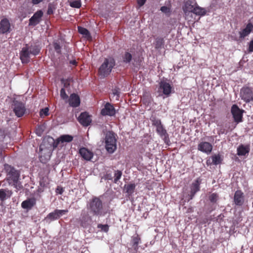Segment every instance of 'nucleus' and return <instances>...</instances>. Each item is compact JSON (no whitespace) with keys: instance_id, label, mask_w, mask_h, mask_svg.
I'll return each mask as SVG.
<instances>
[{"instance_id":"ddd939ff","label":"nucleus","mask_w":253,"mask_h":253,"mask_svg":"<svg viewBox=\"0 0 253 253\" xmlns=\"http://www.w3.org/2000/svg\"><path fill=\"white\" fill-rule=\"evenodd\" d=\"M197 149L199 151L209 154L212 151V146L209 142H201L198 144Z\"/></svg>"},{"instance_id":"2f4dec72","label":"nucleus","mask_w":253,"mask_h":253,"mask_svg":"<svg viewBox=\"0 0 253 253\" xmlns=\"http://www.w3.org/2000/svg\"><path fill=\"white\" fill-rule=\"evenodd\" d=\"M140 241V238L138 235L133 236L132 238V246L134 249L137 251L138 249V245Z\"/></svg>"},{"instance_id":"4d7b16f0","label":"nucleus","mask_w":253,"mask_h":253,"mask_svg":"<svg viewBox=\"0 0 253 253\" xmlns=\"http://www.w3.org/2000/svg\"><path fill=\"white\" fill-rule=\"evenodd\" d=\"M41 161H42V163H44V161H43V159H42H42H41Z\"/></svg>"},{"instance_id":"5fc2aeb1","label":"nucleus","mask_w":253,"mask_h":253,"mask_svg":"<svg viewBox=\"0 0 253 253\" xmlns=\"http://www.w3.org/2000/svg\"><path fill=\"white\" fill-rule=\"evenodd\" d=\"M56 190H57V192H58L60 194H61L62 193V192H63V191L62 188H59V187H58L57 188Z\"/></svg>"},{"instance_id":"6e6d98bb","label":"nucleus","mask_w":253,"mask_h":253,"mask_svg":"<svg viewBox=\"0 0 253 253\" xmlns=\"http://www.w3.org/2000/svg\"><path fill=\"white\" fill-rule=\"evenodd\" d=\"M71 64L73 65H76V61L75 60H73L70 62Z\"/></svg>"},{"instance_id":"6ab92c4d","label":"nucleus","mask_w":253,"mask_h":253,"mask_svg":"<svg viewBox=\"0 0 253 253\" xmlns=\"http://www.w3.org/2000/svg\"><path fill=\"white\" fill-rule=\"evenodd\" d=\"M156 131L165 142L169 140V135L166 129L163 127L162 125L156 128Z\"/></svg>"},{"instance_id":"f8f14e48","label":"nucleus","mask_w":253,"mask_h":253,"mask_svg":"<svg viewBox=\"0 0 253 253\" xmlns=\"http://www.w3.org/2000/svg\"><path fill=\"white\" fill-rule=\"evenodd\" d=\"M242 111L236 105H233L231 108V113L235 122L242 121Z\"/></svg>"},{"instance_id":"864d4df0","label":"nucleus","mask_w":253,"mask_h":253,"mask_svg":"<svg viewBox=\"0 0 253 253\" xmlns=\"http://www.w3.org/2000/svg\"><path fill=\"white\" fill-rule=\"evenodd\" d=\"M43 0H32V2L34 4H38L41 1H42Z\"/></svg>"},{"instance_id":"c756f323","label":"nucleus","mask_w":253,"mask_h":253,"mask_svg":"<svg viewBox=\"0 0 253 253\" xmlns=\"http://www.w3.org/2000/svg\"><path fill=\"white\" fill-rule=\"evenodd\" d=\"M211 163L213 164L214 165H218L221 162V158L219 155H214L212 156L211 158ZM208 164L211 163L210 160H209L207 161Z\"/></svg>"},{"instance_id":"20e7f679","label":"nucleus","mask_w":253,"mask_h":253,"mask_svg":"<svg viewBox=\"0 0 253 253\" xmlns=\"http://www.w3.org/2000/svg\"><path fill=\"white\" fill-rule=\"evenodd\" d=\"M105 148L109 153H113L117 149V139L115 133L112 131H108L105 134Z\"/></svg>"},{"instance_id":"393cba45","label":"nucleus","mask_w":253,"mask_h":253,"mask_svg":"<svg viewBox=\"0 0 253 253\" xmlns=\"http://www.w3.org/2000/svg\"><path fill=\"white\" fill-rule=\"evenodd\" d=\"M64 42H66L64 39L61 37L60 39L58 40L55 41L53 43L54 48L58 53H60L61 52V47L63 46V44Z\"/></svg>"},{"instance_id":"f704fd0d","label":"nucleus","mask_w":253,"mask_h":253,"mask_svg":"<svg viewBox=\"0 0 253 253\" xmlns=\"http://www.w3.org/2000/svg\"><path fill=\"white\" fill-rule=\"evenodd\" d=\"M160 10L167 16H169L171 12V10L170 6H162L161 7Z\"/></svg>"},{"instance_id":"a19ab883","label":"nucleus","mask_w":253,"mask_h":253,"mask_svg":"<svg viewBox=\"0 0 253 253\" xmlns=\"http://www.w3.org/2000/svg\"><path fill=\"white\" fill-rule=\"evenodd\" d=\"M253 30V25L251 22H249L246 27L244 29L243 32H252Z\"/></svg>"},{"instance_id":"a211bd4d","label":"nucleus","mask_w":253,"mask_h":253,"mask_svg":"<svg viewBox=\"0 0 253 253\" xmlns=\"http://www.w3.org/2000/svg\"><path fill=\"white\" fill-rule=\"evenodd\" d=\"M69 103L73 107H78L80 104L79 96L75 93L71 94L69 99Z\"/></svg>"},{"instance_id":"a878e982","label":"nucleus","mask_w":253,"mask_h":253,"mask_svg":"<svg viewBox=\"0 0 253 253\" xmlns=\"http://www.w3.org/2000/svg\"><path fill=\"white\" fill-rule=\"evenodd\" d=\"M12 193V192L10 190L3 189H0V200L2 201L9 198Z\"/></svg>"},{"instance_id":"39448f33","label":"nucleus","mask_w":253,"mask_h":253,"mask_svg":"<svg viewBox=\"0 0 253 253\" xmlns=\"http://www.w3.org/2000/svg\"><path fill=\"white\" fill-rule=\"evenodd\" d=\"M173 90L172 85L166 81L162 80L159 83L158 92L159 93V96L164 95L166 97H168Z\"/></svg>"},{"instance_id":"0eeeda50","label":"nucleus","mask_w":253,"mask_h":253,"mask_svg":"<svg viewBox=\"0 0 253 253\" xmlns=\"http://www.w3.org/2000/svg\"><path fill=\"white\" fill-rule=\"evenodd\" d=\"M13 109L15 115L18 117H22L26 111L25 105L18 101H13Z\"/></svg>"},{"instance_id":"f03ea898","label":"nucleus","mask_w":253,"mask_h":253,"mask_svg":"<svg viewBox=\"0 0 253 253\" xmlns=\"http://www.w3.org/2000/svg\"><path fill=\"white\" fill-rule=\"evenodd\" d=\"M115 65L114 59L112 57L105 58L98 70V74L104 78L109 75Z\"/></svg>"},{"instance_id":"09e8293b","label":"nucleus","mask_w":253,"mask_h":253,"mask_svg":"<svg viewBox=\"0 0 253 253\" xmlns=\"http://www.w3.org/2000/svg\"><path fill=\"white\" fill-rule=\"evenodd\" d=\"M146 0H137V3L139 7H141L144 4Z\"/></svg>"},{"instance_id":"b1692460","label":"nucleus","mask_w":253,"mask_h":253,"mask_svg":"<svg viewBox=\"0 0 253 253\" xmlns=\"http://www.w3.org/2000/svg\"><path fill=\"white\" fill-rule=\"evenodd\" d=\"M73 138L70 135H63L57 139L55 147L60 143H63L64 142H70L72 141Z\"/></svg>"},{"instance_id":"72a5a7b5","label":"nucleus","mask_w":253,"mask_h":253,"mask_svg":"<svg viewBox=\"0 0 253 253\" xmlns=\"http://www.w3.org/2000/svg\"><path fill=\"white\" fill-rule=\"evenodd\" d=\"M71 7L80 8L81 6V0H68Z\"/></svg>"},{"instance_id":"aec40b11","label":"nucleus","mask_w":253,"mask_h":253,"mask_svg":"<svg viewBox=\"0 0 253 253\" xmlns=\"http://www.w3.org/2000/svg\"><path fill=\"white\" fill-rule=\"evenodd\" d=\"M42 16V12L41 11H37L30 19L29 24L32 25H35L37 24L40 22V18Z\"/></svg>"},{"instance_id":"e433bc0d","label":"nucleus","mask_w":253,"mask_h":253,"mask_svg":"<svg viewBox=\"0 0 253 253\" xmlns=\"http://www.w3.org/2000/svg\"><path fill=\"white\" fill-rule=\"evenodd\" d=\"M151 121L152 125L156 126V128L162 125L161 120L156 118H153Z\"/></svg>"},{"instance_id":"9b49d317","label":"nucleus","mask_w":253,"mask_h":253,"mask_svg":"<svg viewBox=\"0 0 253 253\" xmlns=\"http://www.w3.org/2000/svg\"><path fill=\"white\" fill-rule=\"evenodd\" d=\"M68 212L67 210H56L53 212L49 213L47 217V219L51 220L57 219L60 216L65 214Z\"/></svg>"},{"instance_id":"58836bf2","label":"nucleus","mask_w":253,"mask_h":253,"mask_svg":"<svg viewBox=\"0 0 253 253\" xmlns=\"http://www.w3.org/2000/svg\"><path fill=\"white\" fill-rule=\"evenodd\" d=\"M122 173L120 170H117L115 173V176H114V182L117 183L118 181L121 178L122 176Z\"/></svg>"},{"instance_id":"4be33fe9","label":"nucleus","mask_w":253,"mask_h":253,"mask_svg":"<svg viewBox=\"0 0 253 253\" xmlns=\"http://www.w3.org/2000/svg\"><path fill=\"white\" fill-rule=\"evenodd\" d=\"M250 33H232L231 38L232 40L241 42Z\"/></svg>"},{"instance_id":"4468645a","label":"nucleus","mask_w":253,"mask_h":253,"mask_svg":"<svg viewBox=\"0 0 253 253\" xmlns=\"http://www.w3.org/2000/svg\"><path fill=\"white\" fill-rule=\"evenodd\" d=\"M79 122L84 126H87L91 122L90 116L86 112L81 113L78 118Z\"/></svg>"},{"instance_id":"dca6fc26","label":"nucleus","mask_w":253,"mask_h":253,"mask_svg":"<svg viewBox=\"0 0 253 253\" xmlns=\"http://www.w3.org/2000/svg\"><path fill=\"white\" fill-rule=\"evenodd\" d=\"M234 201L236 205H242L244 202V193L241 191H237L234 195Z\"/></svg>"},{"instance_id":"cd10ccee","label":"nucleus","mask_w":253,"mask_h":253,"mask_svg":"<svg viewBox=\"0 0 253 253\" xmlns=\"http://www.w3.org/2000/svg\"><path fill=\"white\" fill-rule=\"evenodd\" d=\"M34 201L33 199H29L22 203V207L24 209L31 208L34 205Z\"/></svg>"},{"instance_id":"37998d69","label":"nucleus","mask_w":253,"mask_h":253,"mask_svg":"<svg viewBox=\"0 0 253 253\" xmlns=\"http://www.w3.org/2000/svg\"><path fill=\"white\" fill-rule=\"evenodd\" d=\"M82 35V37L88 40H91V36L90 35V33H80Z\"/></svg>"},{"instance_id":"603ef678","label":"nucleus","mask_w":253,"mask_h":253,"mask_svg":"<svg viewBox=\"0 0 253 253\" xmlns=\"http://www.w3.org/2000/svg\"><path fill=\"white\" fill-rule=\"evenodd\" d=\"M53 12V9L51 6H48V9H47V14H51Z\"/></svg>"},{"instance_id":"bb28decb","label":"nucleus","mask_w":253,"mask_h":253,"mask_svg":"<svg viewBox=\"0 0 253 253\" xmlns=\"http://www.w3.org/2000/svg\"><path fill=\"white\" fill-rule=\"evenodd\" d=\"M249 148L248 146L244 145L240 146L237 149V154L239 156H245L249 152Z\"/></svg>"},{"instance_id":"8fccbe9b","label":"nucleus","mask_w":253,"mask_h":253,"mask_svg":"<svg viewBox=\"0 0 253 253\" xmlns=\"http://www.w3.org/2000/svg\"><path fill=\"white\" fill-rule=\"evenodd\" d=\"M248 50L249 52H253V39L250 42Z\"/></svg>"},{"instance_id":"473e14b6","label":"nucleus","mask_w":253,"mask_h":253,"mask_svg":"<svg viewBox=\"0 0 253 253\" xmlns=\"http://www.w3.org/2000/svg\"><path fill=\"white\" fill-rule=\"evenodd\" d=\"M194 7L190 3L186 2L183 7V10L185 13L190 12L193 13Z\"/></svg>"},{"instance_id":"f3484780","label":"nucleus","mask_w":253,"mask_h":253,"mask_svg":"<svg viewBox=\"0 0 253 253\" xmlns=\"http://www.w3.org/2000/svg\"><path fill=\"white\" fill-rule=\"evenodd\" d=\"M79 153L82 158L86 161H90L93 156L91 151L84 147L80 149Z\"/></svg>"},{"instance_id":"1a4fd4ad","label":"nucleus","mask_w":253,"mask_h":253,"mask_svg":"<svg viewBox=\"0 0 253 253\" xmlns=\"http://www.w3.org/2000/svg\"><path fill=\"white\" fill-rule=\"evenodd\" d=\"M51 148L50 145L48 146H45V142L44 141L40 146V158L42 159L43 154H46V160H48L50 158L51 155Z\"/></svg>"},{"instance_id":"6e6552de","label":"nucleus","mask_w":253,"mask_h":253,"mask_svg":"<svg viewBox=\"0 0 253 253\" xmlns=\"http://www.w3.org/2000/svg\"><path fill=\"white\" fill-rule=\"evenodd\" d=\"M91 221V218L89 215L88 212L85 210H83L80 217L81 225L84 228H86L90 225Z\"/></svg>"},{"instance_id":"9d476101","label":"nucleus","mask_w":253,"mask_h":253,"mask_svg":"<svg viewBox=\"0 0 253 253\" xmlns=\"http://www.w3.org/2000/svg\"><path fill=\"white\" fill-rule=\"evenodd\" d=\"M30 54H31L30 47L26 45L22 48L20 53V57L23 63H27L29 62Z\"/></svg>"},{"instance_id":"de8ad7c7","label":"nucleus","mask_w":253,"mask_h":253,"mask_svg":"<svg viewBox=\"0 0 253 253\" xmlns=\"http://www.w3.org/2000/svg\"><path fill=\"white\" fill-rule=\"evenodd\" d=\"M113 93L114 96H116V99H118V98L119 97V95H120L119 90L118 89L115 88L113 90Z\"/></svg>"},{"instance_id":"a18cd8bd","label":"nucleus","mask_w":253,"mask_h":253,"mask_svg":"<svg viewBox=\"0 0 253 253\" xmlns=\"http://www.w3.org/2000/svg\"><path fill=\"white\" fill-rule=\"evenodd\" d=\"M44 127L43 126H39L36 129L37 134L39 136H41L44 130Z\"/></svg>"},{"instance_id":"7c9ffc66","label":"nucleus","mask_w":253,"mask_h":253,"mask_svg":"<svg viewBox=\"0 0 253 253\" xmlns=\"http://www.w3.org/2000/svg\"><path fill=\"white\" fill-rule=\"evenodd\" d=\"M126 192L128 195H131L134 191L135 185L133 183H130L125 186Z\"/></svg>"},{"instance_id":"2eb2a0df","label":"nucleus","mask_w":253,"mask_h":253,"mask_svg":"<svg viewBox=\"0 0 253 253\" xmlns=\"http://www.w3.org/2000/svg\"><path fill=\"white\" fill-rule=\"evenodd\" d=\"M102 115L112 116L115 114V110L114 107L109 103L106 104L104 108L101 110Z\"/></svg>"},{"instance_id":"423d86ee","label":"nucleus","mask_w":253,"mask_h":253,"mask_svg":"<svg viewBox=\"0 0 253 253\" xmlns=\"http://www.w3.org/2000/svg\"><path fill=\"white\" fill-rule=\"evenodd\" d=\"M240 95L242 100L246 102L253 100V89L248 86H243L240 90Z\"/></svg>"},{"instance_id":"5701e85b","label":"nucleus","mask_w":253,"mask_h":253,"mask_svg":"<svg viewBox=\"0 0 253 253\" xmlns=\"http://www.w3.org/2000/svg\"><path fill=\"white\" fill-rule=\"evenodd\" d=\"M10 30V25L7 19H2L0 23V32H8Z\"/></svg>"},{"instance_id":"49530a36","label":"nucleus","mask_w":253,"mask_h":253,"mask_svg":"<svg viewBox=\"0 0 253 253\" xmlns=\"http://www.w3.org/2000/svg\"><path fill=\"white\" fill-rule=\"evenodd\" d=\"M31 54H33L34 55H36L38 54L39 52V49L36 48V49H32L31 47H30Z\"/></svg>"},{"instance_id":"f257e3e1","label":"nucleus","mask_w":253,"mask_h":253,"mask_svg":"<svg viewBox=\"0 0 253 253\" xmlns=\"http://www.w3.org/2000/svg\"><path fill=\"white\" fill-rule=\"evenodd\" d=\"M4 168L7 172L6 180L9 185L13 186L17 190L22 189L23 186L19 181V172L8 165H5Z\"/></svg>"},{"instance_id":"ea45409f","label":"nucleus","mask_w":253,"mask_h":253,"mask_svg":"<svg viewBox=\"0 0 253 253\" xmlns=\"http://www.w3.org/2000/svg\"><path fill=\"white\" fill-rule=\"evenodd\" d=\"M49 109L48 108H45L44 109H42L40 111V116L41 117H43L48 115V114Z\"/></svg>"},{"instance_id":"3c124183","label":"nucleus","mask_w":253,"mask_h":253,"mask_svg":"<svg viewBox=\"0 0 253 253\" xmlns=\"http://www.w3.org/2000/svg\"><path fill=\"white\" fill-rule=\"evenodd\" d=\"M78 32H88V31L86 29L83 28L81 27L78 26Z\"/></svg>"},{"instance_id":"79ce46f5","label":"nucleus","mask_w":253,"mask_h":253,"mask_svg":"<svg viewBox=\"0 0 253 253\" xmlns=\"http://www.w3.org/2000/svg\"><path fill=\"white\" fill-rule=\"evenodd\" d=\"M218 199V195L216 193H212L210 196V200L211 202H215Z\"/></svg>"},{"instance_id":"4c0bfd02","label":"nucleus","mask_w":253,"mask_h":253,"mask_svg":"<svg viewBox=\"0 0 253 253\" xmlns=\"http://www.w3.org/2000/svg\"><path fill=\"white\" fill-rule=\"evenodd\" d=\"M97 227L100 229L101 231L105 232H107L109 230V226L107 224H99L97 225Z\"/></svg>"},{"instance_id":"c03bdc74","label":"nucleus","mask_w":253,"mask_h":253,"mask_svg":"<svg viewBox=\"0 0 253 253\" xmlns=\"http://www.w3.org/2000/svg\"><path fill=\"white\" fill-rule=\"evenodd\" d=\"M60 96L61 98H63V99H65L68 98V95L65 92V89L63 88H61L60 90Z\"/></svg>"},{"instance_id":"c9c22d12","label":"nucleus","mask_w":253,"mask_h":253,"mask_svg":"<svg viewBox=\"0 0 253 253\" xmlns=\"http://www.w3.org/2000/svg\"><path fill=\"white\" fill-rule=\"evenodd\" d=\"M124 61L126 63H129L132 59V55L129 52H126L123 57Z\"/></svg>"},{"instance_id":"412c9836","label":"nucleus","mask_w":253,"mask_h":253,"mask_svg":"<svg viewBox=\"0 0 253 253\" xmlns=\"http://www.w3.org/2000/svg\"><path fill=\"white\" fill-rule=\"evenodd\" d=\"M200 183L198 180L195 181L191 185L190 194L189 195V200H191L197 192L199 190Z\"/></svg>"},{"instance_id":"c85d7f7f","label":"nucleus","mask_w":253,"mask_h":253,"mask_svg":"<svg viewBox=\"0 0 253 253\" xmlns=\"http://www.w3.org/2000/svg\"><path fill=\"white\" fill-rule=\"evenodd\" d=\"M193 13L198 15L203 16L206 14V11L204 8L196 6L194 7Z\"/></svg>"},{"instance_id":"7ed1b4c3","label":"nucleus","mask_w":253,"mask_h":253,"mask_svg":"<svg viewBox=\"0 0 253 253\" xmlns=\"http://www.w3.org/2000/svg\"><path fill=\"white\" fill-rule=\"evenodd\" d=\"M87 209L94 215L101 216L103 214L102 203L98 198H94L89 201Z\"/></svg>"}]
</instances>
